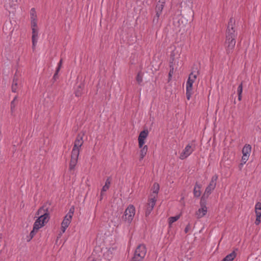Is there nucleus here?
<instances>
[{"label": "nucleus", "mask_w": 261, "mask_h": 261, "mask_svg": "<svg viewBox=\"0 0 261 261\" xmlns=\"http://www.w3.org/2000/svg\"><path fill=\"white\" fill-rule=\"evenodd\" d=\"M207 212V208L206 206V202L204 201L202 197L200 201V208L196 212V215L198 218H201L206 215Z\"/></svg>", "instance_id": "9b49d317"}, {"label": "nucleus", "mask_w": 261, "mask_h": 261, "mask_svg": "<svg viewBox=\"0 0 261 261\" xmlns=\"http://www.w3.org/2000/svg\"><path fill=\"white\" fill-rule=\"evenodd\" d=\"M181 50L180 48H175L171 53L170 71L169 72V77H171L173 73V70L175 67L178 66L179 64V58L180 56Z\"/></svg>", "instance_id": "f03ea898"}, {"label": "nucleus", "mask_w": 261, "mask_h": 261, "mask_svg": "<svg viewBox=\"0 0 261 261\" xmlns=\"http://www.w3.org/2000/svg\"><path fill=\"white\" fill-rule=\"evenodd\" d=\"M135 213L136 210L134 206L132 204L129 205L123 216L124 221L128 224H130L134 218Z\"/></svg>", "instance_id": "423d86ee"}, {"label": "nucleus", "mask_w": 261, "mask_h": 261, "mask_svg": "<svg viewBox=\"0 0 261 261\" xmlns=\"http://www.w3.org/2000/svg\"><path fill=\"white\" fill-rule=\"evenodd\" d=\"M80 150L81 149L73 148L71 151V158L78 159Z\"/></svg>", "instance_id": "b1692460"}, {"label": "nucleus", "mask_w": 261, "mask_h": 261, "mask_svg": "<svg viewBox=\"0 0 261 261\" xmlns=\"http://www.w3.org/2000/svg\"><path fill=\"white\" fill-rule=\"evenodd\" d=\"M218 178V176L217 174H215L212 177L211 180L208 185L206 188L203 198L206 196V198L211 194L212 192L215 189L216 186L217 181Z\"/></svg>", "instance_id": "6e6552de"}, {"label": "nucleus", "mask_w": 261, "mask_h": 261, "mask_svg": "<svg viewBox=\"0 0 261 261\" xmlns=\"http://www.w3.org/2000/svg\"><path fill=\"white\" fill-rule=\"evenodd\" d=\"M77 160L78 159L71 158L70 163L69 165L70 170H73L77 162Z\"/></svg>", "instance_id": "cd10ccee"}, {"label": "nucleus", "mask_w": 261, "mask_h": 261, "mask_svg": "<svg viewBox=\"0 0 261 261\" xmlns=\"http://www.w3.org/2000/svg\"><path fill=\"white\" fill-rule=\"evenodd\" d=\"M236 257V253L232 251L230 254L226 255L222 260V261H232Z\"/></svg>", "instance_id": "412c9836"}, {"label": "nucleus", "mask_w": 261, "mask_h": 261, "mask_svg": "<svg viewBox=\"0 0 261 261\" xmlns=\"http://www.w3.org/2000/svg\"><path fill=\"white\" fill-rule=\"evenodd\" d=\"M251 150V146L249 144H246L242 149L243 156L242 161L245 163L248 160Z\"/></svg>", "instance_id": "4468645a"}, {"label": "nucleus", "mask_w": 261, "mask_h": 261, "mask_svg": "<svg viewBox=\"0 0 261 261\" xmlns=\"http://www.w3.org/2000/svg\"><path fill=\"white\" fill-rule=\"evenodd\" d=\"M148 135V132L147 130H144L139 134L138 137L139 147L142 148L145 143V140L146 139Z\"/></svg>", "instance_id": "dca6fc26"}, {"label": "nucleus", "mask_w": 261, "mask_h": 261, "mask_svg": "<svg viewBox=\"0 0 261 261\" xmlns=\"http://www.w3.org/2000/svg\"><path fill=\"white\" fill-rule=\"evenodd\" d=\"M146 246L143 244L139 245L135 250L131 261H142L146 254Z\"/></svg>", "instance_id": "39448f33"}, {"label": "nucleus", "mask_w": 261, "mask_h": 261, "mask_svg": "<svg viewBox=\"0 0 261 261\" xmlns=\"http://www.w3.org/2000/svg\"><path fill=\"white\" fill-rule=\"evenodd\" d=\"M80 94H81V93H79L78 91H76V92H75V95H76V96H79L80 95Z\"/></svg>", "instance_id": "f704fd0d"}, {"label": "nucleus", "mask_w": 261, "mask_h": 261, "mask_svg": "<svg viewBox=\"0 0 261 261\" xmlns=\"http://www.w3.org/2000/svg\"><path fill=\"white\" fill-rule=\"evenodd\" d=\"M165 2V0H159L158 1L155 7V15L153 19V23L157 24L159 22V18L162 14Z\"/></svg>", "instance_id": "1a4fd4ad"}, {"label": "nucleus", "mask_w": 261, "mask_h": 261, "mask_svg": "<svg viewBox=\"0 0 261 261\" xmlns=\"http://www.w3.org/2000/svg\"><path fill=\"white\" fill-rule=\"evenodd\" d=\"M194 150V147H192L190 144L187 145L182 152L180 153L179 158L181 160H184L188 157Z\"/></svg>", "instance_id": "ddd939ff"}, {"label": "nucleus", "mask_w": 261, "mask_h": 261, "mask_svg": "<svg viewBox=\"0 0 261 261\" xmlns=\"http://www.w3.org/2000/svg\"><path fill=\"white\" fill-rule=\"evenodd\" d=\"M73 213L74 207H72L70 208L68 213L64 217V218L61 224V229L63 233H64L65 231L66 228L68 227L69 225L70 224L73 215Z\"/></svg>", "instance_id": "0eeeda50"}, {"label": "nucleus", "mask_w": 261, "mask_h": 261, "mask_svg": "<svg viewBox=\"0 0 261 261\" xmlns=\"http://www.w3.org/2000/svg\"><path fill=\"white\" fill-rule=\"evenodd\" d=\"M234 20L233 18H230L228 23V29L227 30V34L226 37V43L228 44L227 50L229 53L230 50H232L236 45V35L234 33L233 28L231 27L230 28V26L232 25Z\"/></svg>", "instance_id": "f257e3e1"}, {"label": "nucleus", "mask_w": 261, "mask_h": 261, "mask_svg": "<svg viewBox=\"0 0 261 261\" xmlns=\"http://www.w3.org/2000/svg\"><path fill=\"white\" fill-rule=\"evenodd\" d=\"M140 150V160H142L147 153L148 147L147 145L143 146Z\"/></svg>", "instance_id": "4be33fe9"}, {"label": "nucleus", "mask_w": 261, "mask_h": 261, "mask_svg": "<svg viewBox=\"0 0 261 261\" xmlns=\"http://www.w3.org/2000/svg\"><path fill=\"white\" fill-rule=\"evenodd\" d=\"M43 104L44 106L48 107L50 106L54 100L53 94L49 92H46L43 94Z\"/></svg>", "instance_id": "f8f14e48"}, {"label": "nucleus", "mask_w": 261, "mask_h": 261, "mask_svg": "<svg viewBox=\"0 0 261 261\" xmlns=\"http://www.w3.org/2000/svg\"><path fill=\"white\" fill-rule=\"evenodd\" d=\"M143 73L140 71L138 73L136 81L139 85H141L143 82Z\"/></svg>", "instance_id": "a878e982"}, {"label": "nucleus", "mask_w": 261, "mask_h": 261, "mask_svg": "<svg viewBox=\"0 0 261 261\" xmlns=\"http://www.w3.org/2000/svg\"><path fill=\"white\" fill-rule=\"evenodd\" d=\"M32 238H33V230L31 231V232L30 233V236L27 237L25 239H26L27 241L29 242L31 241V240Z\"/></svg>", "instance_id": "72a5a7b5"}, {"label": "nucleus", "mask_w": 261, "mask_h": 261, "mask_svg": "<svg viewBox=\"0 0 261 261\" xmlns=\"http://www.w3.org/2000/svg\"><path fill=\"white\" fill-rule=\"evenodd\" d=\"M38 218L35 221L34 223V233L35 230H38L39 228L44 225V224L47 223L48 221L49 216L48 214L45 212V210L43 208H41L38 212Z\"/></svg>", "instance_id": "7ed1b4c3"}, {"label": "nucleus", "mask_w": 261, "mask_h": 261, "mask_svg": "<svg viewBox=\"0 0 261 261\" xmlns=\"http://www.w3.org/2000/svg\"><path fill=\"white\" fill-rule=\"evenodd\" d=\"M255 210L256 216L255 224L256 225H258L261 222V202H258L256 203Z\"/></svg>", "instance_id": "2eb2a0df"}, {"label": "nucleus", "mask_w": 261, "mask_h": 261, "mask_svg": "<svg viewBox=\"0 0 261 261\" xmlns=\"http://www.w3.org/2000/svg\"><path fill=\"white\" fill-rule=\"evenodd\" d=\"M156 201V199H155L154 197H149L148 202L146 204L145 208L146 216L150 215L155 204Z\"/></svg>", "instance_id": "9d476101"}, {"label": "nucleus", "mask_w": 261, "mask_h": 261, "mask_svg": "<svg viewBox=\"0 0 261 261\" xmlns=\"http://www.w3.org/2000/svg\"><path fill=\"white\" fill-rule=\"evenodd\" d=\"M21 86V81L15 76L12 84V91L14 93L18 92Z\"/></svg>", "instance_id": "f3484780"}, {"label": "nucleus", "mask_w": 261, "mask_h": 261, "mask_svg": "<svg viewBox=\"0 0 261 261\" xmlns=\"http://www.w3.org/2000/svg\"><path fill=\"white\" fill-rule=\"evenodd\" d=\"M112 223H113V224L116 227H118L121 224V221L120 220H118L117 221L112 220Z\"/></svg>", "instance_id": "473e14b6"}, {"label": "nucleus", "mask_w": 261, "mask_h": 261, "mask_svg": "<svg viewBox=\"0 0 261 261\" xmlns=\"http://www.w3.org/2000/svg\"><path fill=\"white\" fill-rule=\"evenodd\" d=\"M180 218V215H177L174 217H170L168 219V223L170 227L171 226V225L173 223L177 221Z\"/></svg>", "instance_id": "393cba45"}, {"label": "nucleus", "mask_w": 261, "mask_h": 261, "mask_svg": "<svg viewBox=\"0 0 261 261\" xmlns=\"http://www.w3.org/2000/svg\"><path fill=\"white\" fill-rule=\"evenodd\" d=\"M32 15H32V14H31V19H32V18H33V17H32Z\"/></svg>", "instance_id": "c9c22d12"}, {"label": "nucleus", "mask_w": 261, "mask_h": 261, "mask_svg": "<svg viewBox=\"0 0 261 261\" xmlns=\"http://www.w3.org/2000/svg\"><path fill=\"white\" fill-rule=\"evenodd\" d=\"M191 229V224L190 223H189L186 227V228H185V232L186 233L189 232Z\"/></svg>", "instance_id": "2f4dec72"}, {"label": "nucleus", "mask_w": 261, "mask_h": 261, "mask_svg": "<svg viewBox=\"0 0 261 261\" xmlns=\"http://www.w3.org/2000/svg\"><path fill=\"white\" fill-rule=\"evenodd\" d=\"M17 103H18L17 97L15 96L11 103V108L12 111L15 108V106L17 105Z\"/></svg>", "instance_id": "c756f323"}, {"label": "nucleus", "mask_w": 261, "mask_h": 261, "mask_svg": "<svg viewBox=\"0 0 261 261\" xmlns=\"http://www.w3.org/2000/svg\"><path fill=\"white\" fill-rule=\"evenodd\" d=\"M243 92V84L241 83L237 89V93L238 94V99L239 100H241L242 98V93Z\"/></svg>", "instance_id": "bb28decb"}, {"label": "nucleus", "mask_w": 261, "mask_h": 261, "mask_svg": "<svg viewBox=\"0 0 261 261\" xmlns=\"http://www.w3.org/2000/svg\"><path fill=\"white\" fill-rule=\"evenodd\" d=\"M198 74V71H193L189 75L186 82V97L188 100L190 99L192 94L193 85L195 82Z\"/></svg>", "instance_id": "20e7f679"}, {"label": "nucleus", "mask_w": 261, "mask_h": 261, "mask_svg": "<svg viewBox=\"0 0 261 261\" xmlns=\"http://www.w3.org/2000/svg\"><path fill=\"white\" fill-rule=\"evenodd\" d=\"M62 60H61L58 63V67L56 69V72L54 74V76H53V78L55 80H56V79L57 78L58 72H59L60 68L61 67V66H62Z\"/></svg>", "instance_id": "c85d7f7f"}, {"label": "nucleus", "mask_w": 261, "mask_h": 261, "mask_svg": "<svg viewBox=\"0 0 261 261\" xmlns=\"http://www.w3.org/2000/svg\"><path fill=\"white\" fill-rule=\"evenodd\" d=\"M160 190V186L158 183H154L152 188V192L149 197H154L155 199H157L158 194Z\"/></svg>", "instance_id": "6ab92c4d"}, {"label": "nucleus", "mask_w": 261, "mask_h": 261, "mask_svg": "<svg viewBox=\"0 0 261 261\" xmlns=\"http://www.w3.org/2000/svg\"><path fill=\"white\" fill-rule=\"evenodd\" d=\"M201 188V185L196 182L193 190V194L195 197H199L201 195L200 189Z\"/></svg>", "instance_id": "aec40b11"}, {"label": "nucleus", "mask_w": 261, "mask_h": 261, "mask_svg": "<svg viewBox=\"0 0 261 261\" xmlns=\"http://www.w3.org/2000/svg\"><path fill=\"white\" fill-rule=\"evenodd\" d=\"M110 185H111V180L110 179V178H108L107 179L106 182H105V185L103 186V187L101 189V196L102 195V193L103 192L107 191L109 189Z\"/></svg>", "instance_id": "5701e85b"}, {"label": "nucleus", "mask_w": 261, "mask_h": 261, "mask_svg": "<svg viewBox=\"0 0 261 261\" xmlns=\"http://www.w3.org/2000/svg\"><path fill=\"white\" fill-rule=\"evenodd\" d=\"M83 136L84 134H79L77 136L76 139L74 141L73 148L81 149V148L84 143Z\"/></svg>", "instance_id": "a211bd4d"}, {"label": "nucleus", "mask_w": 261, "mask_h": 261, "mask_svg": "<svg viewBox=\"0 0 261 261\" xmlns=\"http://www.w3.org/2000/svg\"><path fill=\"white\" fill-rule=\"evenodd\" d=\"M36 25V24L35 22L34 21V31H33V32H34V45H35V41H36V37L38 35V31H37V30L35 28Z\"/></svg>", "instance_id": "7c9ffc66"}]
</instances>
